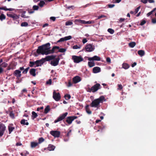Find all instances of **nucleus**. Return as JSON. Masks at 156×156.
I'll list each match as a JSON object with an SVG mask.
<instances>
[{
    "mask_svg": "<svg viewBox=\"0 0 156 156\" xmlns=\"http://www.w3.org/2000/svg\"><path fill=\"white\" fill-rule=\"evenodd\" d=\"M50 43H48L39 46L37 50V53L38 54H41L43 55L44 54L48 55L54 53L55 49H59L58 46H54L52 49L51 50H50Z\"/></svg>",
    "mask_w": 156,
    "mask_h": 156,
    "instance_id": "1",
    "label": "nucleus"
},
{
    "mask_svg": "<svg viewBox=\"0 0 156 156\" xmlns=\"http://www.w3.org/2000/svg\"><path fill=\"white\" fill-rule=\"evenodd\" d=\"M56 57V55H54L48 56H46L45 58H42L39 60H37L35 61L36 66L35 67L41 66L45 61H49L53 60V59H54Z\"/></svg>",
    "mask_w": 156,
    "mask_h": 156,
    "instance_id": "2",
    "label": "nucleus"
},
{
    "mask_svg": "<svg viewBox=\"0 0 156 156\" xmlns=\"http://www.w3.org/2000/svg\"><path fill=\"white\" fill-rule=\"evenodd\" d=\"M105 99V98L104 96H101L99 98L93 101L90 106L92 107L97 108H98L100 106V103H102Z\"/></svg>",
    "mask_w": 156,
    "mask_h": 156,
    "instance_id": "3",
    "label": "nucleus"
},
{
    "mask_svg": "<svg viewBox=\"0 0 156 156\" xmlns=\"http://www.w3.org/2000/svg\"><path fill=\"white\" fill-rule=\"evenodd\" d=\"M72 59L75 63H79L83 60V58L81 56L73 55Z\"/></svg>",
    "mask_w": 156,
    "mask_h": 156,
    "instance_id": "4",
    "label": "nucleus"
},
{
    "mask_svg": "<svg viewBox=\"0 0 156 156\" xmlns=\"http://www.w3.org/2000/svg\"><path fill=\"white\" fill-rule=\"evenodd\" d=\"M68 114V112H66L60 115L57 119L55 120L54 123H56L62 120L63 119H65Z\"/></svg>",
    "mask_w": 156,
    "mask_h": 156,
    "instance_id": "5",
    "label": "nucleus"
},
{
    "mask_svg": "<svg viewBox=\"0 0 156 156\" xmlns=\"http://www.w3.org/2000/svg\"><path fill=\"white\" fill-rule=\"evenodd\" d=\"M85 49L87 52H91L94 49V46L92 45L91 44H87Z\"/></svg>",
    "mask_w": 156,
    "mask_h": 156,
    "instance_id": "6",
    "label": "nucleus"
},
{
    "mask_svg": "<svg viewBox=\"0 0 156 156\" xmlns=\"http://www.w3.org/2000/svg\"><path fill=\"white\" fill-rule=\"evenodd\" d=\"M53 98L56 101H59L61 99L59 93H56L55 91L54 90L53 92Z\"/></svg>",
    "mask_w": 156,
    "mask_h": 156,
    "instance_id": "7",
    "label": "nucleus"
},
{
    "mask_svg": "<svg viewBox=\"0 0 156 156\" xmlns=\"http://www.w3.org/2000/svg\"><path fill=\"white\" fill-rule=\"evenodd\" d=\"M50 134L55 137H59L60 134V132L57 130L51 131L50 132Z\"/></svg>",
    "mask_w": 156,
    "mask_h": 156,
    "instance_id": "8",
    "label": "nucleus"
},
{
    "mask_svg": "<svg viewBox=\"0 0 156 156\" xmlns=\"http://www.w3.org/2000/svg\"><path fill=\"white\" fill-rule=\"evenodd\" d=\"M53 60L51 61V62L50 64L52 66H57L59 63V61L60 60V58L59 57L55 58L53 59Z\"/></svg>",
    "mask_w": 156,
    "mask_h": 156,
    "instance_id": "9",
    "label": "nucleus"
},
{
    "mask_svg": "<svg viewBox=\"0 0 156 156\" xmlns=\"http://www.w3.org/2000/svg\"><path fill=\"white\" fill-rule=\"evenodd\" d=\"M6 129V127L4 124L0 123V137H2Z\"/></svg>",
    "mask_w": 156,
    "mask_h": 156,
    "instance_id": "10",
    "label": "nucleus"
},
{
    "mask_svg": "<svg viewBox=\"0 0 156 156\" xmlns=\"http://www.w3.org/2000/svg\"><path fill=\"white\" fill-rule=\"evenodd\" d=\"M16 64L14 62L12 61L10 63L9 66H8L7 69L8 70L10 69H15Z\"/></svg>",
    "mask_w": 156,
    "mask_h": 156,
    "instance_id": "11",
    "label": "nucleus"
},
{
    "mask_svg": "<svg viewBox=\"0 0 156 156\" xmlns=\"http://www.w3.org/2000/svg\"><path fill=\"white\" fill-rule=\"evenodd\" d=\"M100 85L99 83H96L91 88V90H92V92H94L97 91L100 88Z\"/></svg>",
    "mask_w": 156,
    "mask_h": 156,
    "instance_id": "12",
    "label": "nucleus"
},
{
    "mask_svg": "<svg viewBox=\"0 0 156 156\" xmlns=\"http://www.w3.org/2000/svg\"><path fill=\"white\" fill-rule=\"evenodd\" d=\"M7 15L8 17L12 18L14 20H16L18 19L19 18V16L13 13L12 14L7 13Z\"/></svg>",
    "mask_w": 156,
    "mask_h": 156,
    "instance_id": "13",
    "label": "nucleus"
},
{
    "mask_svg": "<svg viewBox=\"0 0 156 156\" xmlns=\"http://www.w3.org/2000/svg\"><path fill=\"white\" fill-rule=\"evenodd\" d=\"M88 60L89 61H99L101 60V58L97 55H95L92 57L88 58Z\"/></svg>",
    "mask_w": 156,
    "mask_h": 156,
    "instance_id": "14",
    "label": "nucleus"
},
{
    "mask_svg": "<svg viewBox=\"0 0 156 156\" xmlns=\"http://www.w3.org/2000/svg\"><path fill=\"white\" fill-rule=\"evenodd\" d=\"M21 72L19 70H15L14 73L13 74L14 76L16 77L17 78H19L21 76Z\"/></svg>",
    "mask_w": 156,
    "mask_h": 156,
    "instance_id": "15",
    "label": "nucleus"
},
{
    "mask_svg": "<svg viewBox=\"0 0 156 156\" xmlns=\"http://www.w3.org/2000/svg\"><path fill=\"white\" fill-rule=\"evenodd\" d=\"M73 80L74 83H76L81 80V78L79 76H76L73 79Z\"/></svg>",
    "mask_w": 156,
    "mask_h": 156,
    "instance_id": "16",
    "label": "nucleus"
},
{
    "mask_svg": "<svg viewBox=\"0 0 156 156\" xmlns=\"http://www.w3.org/2000/svg\"><path fill=\"white\" fill-rule=\"evenodd\" d=\"M73 121L71 116L68 117L66 120V122L69 125L71 124Z\"/></svg>",
    "mask_w": 156,
    "mask_h": 156,
    "instance_id": "17",
    "label": "nucleus"
},
{
    "mask_svg": "<svg viewBox=\"0 0 156 156\" xmlns=\"http://www.w3.org/2000/svg\"><path fill=\"white\" fill-rule=\"evenodd\" d=\"M101 69L99 67H94L93 69V71L94 73H97L100 72Z\"/></svg>",
    "mask_w": 156,
    "mask_h": 156,
    "instance_id": "18",
    "label": "nucleus"
},
{
    "mask_svg": "<svg viewBox=\"0 0 156 156\" xmlns=\"http://www.w3.org/2000/svg\"><path fill=\"white\" fill-rule=\"evenodd\" d=\"M36 69H31L30 71V73L31 75H32L34 76H36L35 72Z\"/></svg>",
    "mask_w": 156,
    "mask_h": 156,
    "instance_id": "19",
    "label": "nucleus"
},
{
    "mask_svg": "<svg viewBox=\"0 0 156 156\" xmlns=\"http://www.w3.org/2000/svg\"><path fill=\"white\" fill-rule=\"evenodd\" d=\"M0 9L3 10L5 11H13L14 10V9L12 8H6V7L4 6L2 7H0Z\"/></svg>",
    "mask_w": 156,
    "mask_h": 156,
    "instance_id": "20",
    "label": "nucleus"
},
{
    "mask_svg": "<svg viewBox=\"0 0 156 156\" xmlns=\"http://www.w3.org/2000/svg\"><path fill=\"white\" fill-rule=\"evenodd\" d=\"M55 148V146L51 144H49L47 147V149L49 151H51L54 150Z\"/></svg>",
    "mask_w": 156,
    "mask_h": 156,
    "instance_id": "21",
    "label": "nucleus"
},
{
    "mask_svg": "<svg viewBox=\"0 0 156 156\" xmlns=\"http://www.w3.org/2000/svg\"><path fill=\"white\" fill-rule=\"evenodd\" d=\"M138 54L141 56H144L145 54V52L143 50H140L138 51Z\"/></svg>",
    "mask_w": 156,
    "mask_h": 156,
    "instance_id": "22",
    "label": "nucleus"
},
{
    "mask_svg": "<svg viewBox=\"0 0 156 156\" xmlns=\"http://www.w3.org/2000/svg\"><path fill=\"white\" fill-rule=\"evenodd\" d=\"M32 118L33 119H34L35 118H36L38 116L37 114L34 111H33L32 112Z\"/></svg>",
    "mask_w": 156,
    "mask_h": 156,
    "instance_id": "23",
    "label": "nucleus"
},
{
    "mask_svg": "<svg viewBox=\"0 0 156 156\" xmlns=\"http://www.w3.org/2000/svg\"><path fill=\"white\" fill-rule=\"evenodd\" d=\"M75 22L76 23H79L81 24H84L85 20H81L80 19H76L75 20Z\"/></svg>",
    "mask_w": 156,
    "mask_h": 156,
    "instance_id": "24",
    "label": "nucleus"
},
{
    "mask_svg": "<svg viewBox=\"0 0 156 156\" xmlns=\"http://www.w3.org/2000/svg\"><path fill=\"white\" fill-rule=\"evenodd\" d=\"M50 110V106L49 105H47L44 109V112L45 114H47L48 112Z\"/></svg>",
    "mask_w": 156,
    "mask_h": 156,
    "instance_id": "25",
    "label": "nucleus"
},
{
    "mask_svg": "<svg viewBox=\"0 0 156 156\" xmlns=\"http://www.w3.org/2000/svg\"><path fill=\"white\" fill-rule=\"evenodd\" d=\"M129 67V65L127 63H124L122 64V67L125 69H128Z\"/></svg>",
    "mask_w": 156,
    "mask_h": 156,
    "instance_id": "26",
    "label": "nucleus"
},
{
    "mask_svg": "<svg viewBox=\"0 0 156 156\" xmlns=\"http://www.w3.org/2000/svg\"><path fill=\"white\" fill-rule=\"evenodd\" d=\"M38 144V143L32 142L31 143V146L32 148H34L37 146Z\"/></svg>",
    "mask_w": 156,
    "mask_h": 156,
    "instance_id": "27",
    "label": "nucleus"
},
{
    "mask_svg": "<svg viewBox=\"0 0 156 156\" xmlns=\"http://www.w3.org/2000/svg\"><path fill=\"white\" fill-rule=\"evenodd\" d=\"M14 129V127L9 126H8L9 133L10 134Z\"/></svg>",
    "mask_w": 156,
    "mask_h": 156,
    "instance_id": "28",
    "label": "nucleus"
},
{
    "mask_svg": "<svg viewBox=\"0 0 156 156\" xmlns=\"http://www.w3.org/2000/svg\"><path fill=\"white\" fill-rule=\"evenodd\" d=\"M26 13V12L25 11H23L21 15V16L24 18H27L29 17V16H27L25 15V14Z\"/></svg>",
    "mask_w": 156,
    "mask_h": 156,
    "instance_id": "29",
    "label": "nucleus"
},
{
    "mask_svg": "<svg viewBox=\"0 0 156 156\" xmlns=\"http://www.w3.org/2000/svg\"><path fill=\"white\" fill-rule=\"evenodd\" d=\"M136 43L134 42H131L129 44V46L132 48H133L136 45Z\"/></svg>",
    "mask_w": 156,
    "mask_h": 156,
    "instance_id": "30",
    "label": "nucleus"
},
{
    "mask_svg": "<svg viewBox=\"0 0 156 156\" xmlns=\"http://www.w3.org/2000/svg\"><path fill=\"white\" fill-rule=\"evenodd\" d=\"M5 18L6 16L4 14H2L1 15H0V20L1 21H2L3 20H5Z\"/></svg>",
    "mask_w": 156,
    "mask_h": 156,
    "instance_id": "31",
    "label": "nucleus"
},
{
    "mask_svg": "<svg viewBox=\"0 0 156 156\" xmlns=\"http://www.w3.org/2000/svg\"><path fill=\"white\" fill-rule=\"evenodd\" d=\"M88 66L90 67H92L95 65V63L94 62H88Z\"/></svg>",
    "mask_w": 156,
    "mask_h": 156,
    "instance_id": "32",
    "label": "nucleus"
},
{
    "mask_svg": "<svg viewBox=\"0 0 156 156\" xmlns=\"http://www.w3.org/2000/svg\"><path fill=\"white\" fill-rule=\"evenodd\" d=\"M29 153L27 151H25L21 153L20 154V155L22 156H27L29 154Z\"/></svg>",
    "mask_w": 156,
    "mask_h": 156,
    "instance_id": "33",
    "label": "nucleus"
},
{
    "mask_svg": "<svg viewBox=\"0 0 156 156\" xmlns=\"http://www.w3.org/2000/svg\"><path fill=\"white\" fill-rule=\"evenodd\" d=\"M64 97L65 98V99L66 100L69 99L71 98L70 95L69 94H66L65 95Z\"/></svg>",
    "mask_w": 156,
    "mask_h": 156,
    "instance_id": "34",
    "label": "nucleus"
},
{
    "mask_svg": "<svg viewBox=\"0 0 156 156\" xmlns=\"http://www.w3.org/2000/svg\"><path fill=\"white\" fill-rule=\"evenodd\" d=\"M45 4V2L43 1H41L38 4V5L41 7H42Z\"/></svg>",
    "mask_w": 156,
    "mask_h": 156,
    "instance_id": "35",
    "label": "nucleus"
},
{
    "mask_svg": "<svg viewBox=\"0 0 156 156\" xmlns=\"http://www.w3.org/2000/svg\"><path fill=\"white\" fill-rule=\"evenodd\" d=\"M29 64H30L29 66H30V67H35V66H34V65H35V62L30 61L29 62Z\"/></svg>",
    "mask_w": 156,
    "mask_h": 156,
    "instance_id": "36",
    "label": "nucleus"
},
{
    "mask_svg": "<svg viewBox=\"0 0 156 156\" xmlns=\"http://www.w3.org/2000/svg\"><path fill=\"white\" fill-rule=\"evenodd\" d=\"M44 139L43 137L40 138L38 139V144H40L44 142Z\"/></svg>",
    "mask_w": 156,
    "mask_h": 156,
    "instance_id": "37",
    "label": "nucleus"
},
{
    "mask_svg": "<svg viewBox=\"0 0 156 156\" xmlns=\"http://www.w3.org/2000/svg\"><path fill=\"white\" fill-rule=\"evenodd\" d=\"M108 31L111 34H113L114 33V30L111 28H109L108 30Z\"/></svg>",
    "mask_w": 156,
    "mask_h": 156,
    "instance_id": "38",
    "label": "nucleus"
},
{
    "mask_svg": "<svg viewBox=\"0 0 156 156\" xmlns=\"http://www.w3.org/2000/svg\"><path fill=\"white\" fill-rule=\"evenodd\" d=\"M28 24L26 22H24L22 23H21V26L22 27H27L28 26Z\"/></svg>",
    "mask_w": 156,
    "mask_h": 156,
    "instance_id": "39",
    "label": "nucleus"
},
{
    "mask_svg": "<svg viewBox=\"0 0 156 156\" xmlns=\"http://www.w3.org/2000/svg\"><path fill=\"white\" fill-rule=\"evenodd\" d=\"M59 49L58 51L59 52H62V53L66 51V49L65 48H59V49Z\"/></svg>",
    "mask_w": 156,
    "mask_h": 156,
    "instance_id": "40",
    "label": "nucleus"
},
{
    "mask_svg": "<svg viewBox=\"0 0 156 156\" xmlns=\"http://www.w3.org/2000/svg\"><path fill=\"white\" fill-rule=\"evenodd\" d=\"M81 46L80 45L78 46L77 45H74L73 46V49H77L80 48Z\"/></svg>",
    "mask_w": 156,
    "mask_h": 156,
    "instance_id": "41",
    "label": "nucleus"
},
{
    "mask_svg": "<svg viewBox=\"0 0 156 156\" xmlns=\"http://www.w3.org/2000/svg\"><path fill=\"white\" fill-rule=\"evenodd\" d=\"M84 23V24H91L92 23H94V21H85Z\"/></svg>",
    "mask_w": 156,
    "mask_h": 156,
    "instance_id": "42",
    "label": "nucleus"
},
{
    "mask_svg": "<svg viewBox=\"0 0 156 156\" xmlns=\"http://www.w3.org/2000/svg\"><path fill=\"white\" fill-rule=\"evenodd\" d=\"M33 8L34 10H37L38 9L39 7L38 5H34L33 6Z\"/></svg>",
    "mask_w": 156,
    "mask_h": 156,
    "instance_id": "43",
    "label": "nucleus"
},
{
    "mask_svg": "<svg viewBox=\"0 0 156 156\" xmlns=\"http://www.w3.org/2000/svg\"><path fill=\"white\" fill-rule=\"evenodd\" d=\"M73 24V23L72 22L68 21L66 23L65 25L66 26L71 25Z\"/></svg>",
    "mask_w": 156,
    "mask_h": 156,
    "instance_id": "44",
    "label": "nucleus"
},
{
    "mask_svg": "<svg viewBox=\"0 0 156 156\" xmlns=\"http://www.w3.org/2000/svg\"><path fill=\"white\" fill-rule=\"evenodd\" d=\"M8 64L5 62H3L2 64V67L5 68L7 66Z\"/></svg>",
    "mask_w": 156,
    "mask_h": 156,
    "instance_id": "45",
    "label": "nucleus"
},
{
    "mask_svg": "<svg viewBox=\"0 0 156 156\" xmlns=\"http://www.w3.org/2000/svg\"><path fill=\"white\" fill-rule=\"evenodd\" d=\"M65 38L66 41L70 40L72 38V36H68L65 37Z\"/></svg>",
    "mask_w": 156,
    "mask_h": 156,
    "instance_id": "46",
    "label": "nucleus"
},
{
    "mask_svg": "<svg viewBox=\"0 0 156 156\" xmlns=\"http://www.w3.org/2000/svg\"><path fill=\"white\" fill-rule=\"evenodd\" d=\"M29 69V67H28L27 68H26L23 72V74H26Z\"/></svg>",
    "mask_w": 156,
    "mask_h": 156,
    "instance_id": "47",
    "label": "nucleus"
},
{
    "mask_svg": "<svg viewBox=\"0 0 156 156\" xmlns=\"http://www.w3.org/2000/svg\"><path fill=\"white\" fill-rule=\"evenodd\" d=\"M65 37L64 38H60L59 40L57 41V42L58 43L60 42L63 41H65Z\"/></svg>",
    "mask_w": 156,
    "mask_h": 156,
    "instance_id": "48",
    "label": "nucleus"
},
{
    "mask_svg": "<svg viewBox=\"0 0 156 156\" xmlns=\"http://www.w3.org/2000/svg\"><path fill=\"white\" fill-rule=\"evenodd\" d=\"M146 23V21L145 20H142L140 24V25L141 26H143L144 24Z\"/></svg>",
    "mask_w": 156,
    "mask_h": 156,
    "instance_id": "49",
    "label": "nucleus"
},
{
    "mask_svg": "<svg viewBox=\"0 0 156 156\" xmlns=\"http://www.w3.org/2000/svg\"><path fill=\"white\" fill-rule=\"evenodd\" d=\"M26 120L24 119H22L20 121V123L22 125H25Z\"/></svg>",
    "mask_w": 156,
    "mask_h": 156,
    "instance_id": "50",
    "label": "nucleus"
},
{
    "mask_svg": "<svg viewBox=\"0 0 156 156\" xmlns=\"http://www.w3.org/2000/svg\"><path fill=\"white\" fill-rule=\"evenodd\" d=\"M72 132V130L71 129H69V131L68 132L67 134L66 135V136L67 137L69 138V137L70 134Z\"/></svg>",
    "mask_w": 156,
    "mask_h": 156,
    "instance_id": "51",
    "label": "nucleus"
},
{
    "mask_svg": "<svg viewBox=\"0 0 156 156\" xmlns=\"http://www.w3.org/2000/svg\"><path fill=\"white\" fill-rule=\"evenodd\" d=\"M10 116L12 118H13L14 117V115L13 113L12 112H10V114H9Z\"/></svg>",
    "mask_w": 156,
    "mask_h": 156,
    "instance_id": "52",
    "label": "nucleus"
},
{
    "mask_svg": "<svg viewBox=\"0 0 156 156\" xmlns=\"http://www.w3.org/2000/svg\"><path fill=\"white\" fill-rule=\"evenodd\" d=\"M140 6H139V7H137L135 9V13L136 14V13H137L138 12L139 9H140Z\"/></svg>",
    "mask_w": 156,
    "mask_h": 156,
    "instance_id": "53",
    "label": "nucleus"
},
{
    "mask_svg": "<svg viewBox=\"0 0 156 156\" xmlns=\"http://www.w3.org/2000/svg\"><path fill=\"white\" fill-rule=\"evenodd\" d=\"M51 79H49V80L47 81L46 83L48 84L51 85Z\"/></svg>",
    "mask_w": 156,
    "mask_h": 156,
    "instance_id": "54",
    "label": "nucleus"
},
{
    "mask_svg": "<svg viewBox=\"0 0 156 156\" xmlns=\"http://www.w3.org/2000/svg\"><path fill=\"white\" fill-rule=\"evenodd\" d=\"M86 111L89 114H90L91 113V111L90 110L89 108L86 109Z\"/></svg>",
    "mask_w": 156,
    "mask_h": 156,
    "instance_id": "55",
    "label": "nucleus"
},
{
    "mask_svg": "<svg viewBox=\"0 0 156 156\" xmlns=\"http://www.w3.org/2000/svg\"><path fill=\"white\" fill-rule=\"evenodd\" d=\"M43 109V107H38L37 108V111H41V110H42Z\"/></svg>",
    "mask_w": 156,
    "mask_h": 156,
    "instance_id": "56",
    "label": "nucleus"
},
{
    "mask_svg": "<svg viewBox=\"0 0 156 156\" xmlns=\"http://www.w3.org/2000/svg\"><path fill=\"white\" fill-rule=\"evenodd\" d=\"M106 16L104 15H101V16H98V19H100L102 18L103 17H106Z\"/></svg>",
    "mask_w": 156,
    "mask_h": 156,
    "instance_id": "57",
    "label": "nucleus"
},
{
    "mask_svg": "<svg viewBox=\"0 0 156 156\" xmlns=\"http://www.w3.org/2000/svg\"><path fill=\"white\" fill-rule=\"evenodd\" d=\"M28 12L30 14L33 13L34 12V11L32 9H28Z\"/></svg>",
    "mask_w": 156,
    "mask_h": 156,
    "instance_id": "58",
    "label": "nucleus"
},
{
    "mask_svg": "<svg viewBox=\"0 0 156 156\" xmlns=\"http://www.w3.org/2000/svg\"><path fill=\"white\" fill-rule=\"evenodd\" d=\"M118 89L121 90L122 88V85L121 84H118Z\"/></svg>",
    "mask_w": 156,
    "mask_h": 156,
    "instance_id": "59",
    "label": "nucleus"
},
{
    "mask_svg": "<svg viewBox=\"0 0 156 156\" xmlns=\"http://www.w3.org/2000/svg\"><path fill=\"white\" fill-rule=\"evenodd\" d=\"M114 4H108V6L109 8H112L113 7L115 6Z\"/></svg>",
    "mask_w": 156,
    "mask_h": 156,
    "instance_id": "60",
    "label": "nucleus"
},
{
    "mask_svg": "<svg viewBox=\"0 0 156 156\" xmlns=\"http://www.w3.org/2000/svg\"><path fill=\"white\" fill-rule=\"evenodd\" d=\"M87 41L86 38H84L82 40V42L83 44H85V43H86Z\"/></svg>",
    "mask_w": 156,
    "mask_h": 156,
    "instance_id": "61",
    "label": "nucleus"
},
{
    "mask_svg": "<svg viewBox=\"0 0 156 156\" xmlns=\"http://www.w3.org/2000/svg\"><path fill=\"white\" fill-rule=\"evenodd\" d=\"M50 19L51 20H52L53 21H54L55 20L56 18L55 17H51L50 18Z\"/></svg>",
    "mask_w": 156,
    "mask_h": 156,
    "instance_id": "62",
    "label": "nucleus"
},
{
    "mask_svg": "<svg viewBox=\"0 0 156 156\" xmlns=\"http://www.w3.org/2000/svg\"><path fill=\"white\" fill-rule=\"evenodd\" d=\"M106 61L109 63L111 62V59L109 57H107L106 58Z\"/></svg>",
    "mask_w": 156,
    "mask_h": 156,
    "instance_id": "63",
    "label": "nucleus"
},
{
    "mask_svg": "<svg viewBox=\"0 0 156 156\" xmlns=\"http://www.w3.org/2000/svg\"><path fill=\"white\" fill-rule=\"evenodd\" d=\"M152 22L153 23H156V19H152Z\"/></svg>",
    "mask_w": 156,
    "mask_h": 156,
    "instance_id": "64",
    "label": "nucleus"
}]
</instances>
